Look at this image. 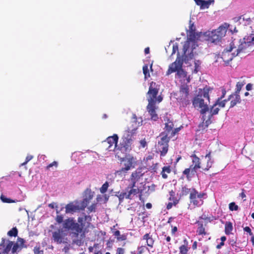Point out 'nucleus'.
Returning <instances> with one entry per match:
<instances>
[{"mask_svg":"<svg viewBox=\"0 0 254 254\" xmlns=\"http://www.w3.org/2000/svg\"><path fill=\"white\" fill-rule=\"evenodd\" d=\"M252 86H253V85L251 83H248L247 85H246V89L247 91H250L252 89Z\"/></svg>","mask_w":254,"mask_h":254,"instance_id":"nucleus-63","label":"nucleus"},{"mask_svg":"<svg viewBox=\"0 0 254 254\" xmlns=\"http://www.w3.org/2000/svg\"><path fill=\"white\" fill-rule=\"evenodd\" d=\"M95 204H92L90 207H88L89 211L90 212H92L93 211H95Z\"/></svg>","mask_w":254,"mask_h":254,"instance_id":"nucleus-61","label":"nucleus"},{"mask_svg":"<svg viewBox=\"0 0 254 254\" xmlns=\"http://www.w3.org/2000/svg\"><path fill=\"white\" fill-rule=\"evenodd\" d=\"M84 193L85 198L81 201V203L83 205H85V208L90 201L93 198L94 192H92L90 189H86Z\"/></svg>","mask_w":254,"mask_h":254,"instance_id":"nucleus-24","label":"nucleus"},{"mask_svg":"<svg viewBox=\"0 0 254 254\" xmlns=\"http://www.w3.org/2000/svg\"><path fill=\"white\" fill-rule=\"evenodd\" d=\"M205 195H206L205 193L198 192L195 189L191 188V191L189 196L190 203L195 206L201 205L203 202L202 198Z\"/></svg>","mask_w":254,"mask_h":254,"instance_id":"nucleus-13","label":"nucleus"},{"mask_svg":"<svg viewBox=\"0 0 254 254\" xmlns=\"http://www.w3.org/2000/svg\"><path fill=\"white\" fill-rule=\"evenodd\" d=\"M126 239H127V237H126V235H121V236L120 235L119 237H117V239H118V240H119V241H121V240H122V241H123V240H126Z\"/></svg>","mask_w":254,"mask_h":254,"instance_id":"nucleus-60","label":"nucleus"},{"mask_svg":"<svg viewBox=\"0 0 254 254\" xmlns=\"http://www.w3.org/2000/svg\"><path fill=\"white\" fill-rule=\"evenodd\" d=\"M87 216L86 215H84V217H78V224L80 226V227H81V232H82V230L84 228V227H85V221H86L87 220Z\"/></svg>","mask_w":254,"mask_h":254,"instance_id":"nucleus-36","label":"nucleus"},{"mask_svg":"<svg viewBox=\"0 0 254 254\" xmlns=\"http://www.w3.org/2000/svg\"><path fill=\"white\" fill-rule=\"evenodd\" d=\"M196 224L198 225V228L196 230V233L198 235L205 236L206 235L205 229L202 222L197 221Z\"/></svg>","mask_w":254,"mask_h":254,"instance_id":"nucleus-29","label":"nucleus"},{"mask_svg":"<svg viewBox=\"0 0 254 254\" xmlns=\"http://www.w3.org/2000/svg\"><path fill=\"white\" fill-rule=\"evenodd\" d=\"M122 140L120 144V146L119 150H123L125 152H128L131 150L133 140H128L126 139H122Z\"/></svg>","mask_w":254,"mask_h":254,"instance_id":"nucleus-20","label":"nucleus"},{"mask_svg":"<svg viewBox=\"0 0 254 254\" xmlns=\"http://www.w3.org/2000/svg\"><path fill=\"white\" fill-rule=\"evenodd\" d=\"M160 140H158L157 148L160 152L161 156H164L167 153L169 147V142L170 140L169 136L164 133H161L159 135Z\"/></svg>","mask_w":254,"mask_h":254,"instance_id":"nucleus-10","label":"nucleus"},{"mask_svg":"<svg viewBox=\"0 0 254 254\" xmlns=\"http://www.w3.org/2000/svg\"><path fill=\"white\" fill-rule=\"evenodd\" d=\"M34 254H43V251L40 250L39 247H35L34 248Z\"/></svg>","mask_w":254,"mask_h":254,"instance_id":"nucleus-53","label":"nucleus"},{"mask_svg":"<svg viewBox=\"0 0 254 254\" xmlns=\"http://www.w3.org/2000/svg\"><path fill=\"white\" fill-rule=\"evenodd\" d=\"M143 239L146 240L147 245L148 247H153L154 241L149 234H145L143 237Z\"/></svg>","mask_w":254,"mask_h":254,"instance_id":"nucleus-32","label":"nucleus"},{"mask_svg":"<svg viewBox=\"0 0 254 254\" xmlns=\"http://www.w3.org/2000/svg\"><path fill=\"white\" fill-rule=\"evenodd\" d=\"M0 199L4 203H10L16 202V200H13L10 198H7L6 196H5L3 194L1 195Z\"/></svg>","mask_w":254,"mask_h":254,"instance_id":"nucleus-40","label":"nucleus"},{"mask_svg":"<svg viewBox=\"0 0 254 254\" xmlns=\"http://www.w3.org/2000/svg\"><path fill=\"white\" fill-rule=\"evenodd\" d=\"M242 192L240 193L239 195L241 196L243 199H244V201L246 200L245 198L246 197V195L245 194V190L244 189H242Z\"/></svg>","mask_w":254,"mask_h":254,"instance_id":"nucleus-57","label":"nucleus"},{"mask_svg":"<svg viewBox=\"0 0 254 254\" xmlns=\"http://www.w3.org/2000/svg\"><path fill=\"white\" fill-rule=\"evenodd\" d=\"M220 109L218 107H217V105H215V103L212 106L210 110V117L209 118L210 119L213 116L217 115Z\"/></svg>","mask_w":254,"mask_h":254,"instance_id":"nucleus-37","label":"nucleus"},{"mask_svg":"<svg viewBox=\"0 0 254 254\" xmlns=\"http://www.w3.org/2000/svg\"><path fill=\"white\" fill-rule=\"evenodd\" d=\"M238 21H239L240 23H243L245 25H250L252 21L251 17L246 14L239 16Z\"/></svg>","mask_w":254,"mask_h":254,"instance_id":"nucleus-28","label":"nucleus"},{"mask_svg":"<svg viewBox=\"0 0 254 254\" xmlns=\"http://www.w3.org/2000/svg\"><path fill=\"white\" fill-rule=\"evenodd\" d=\"M209 92L208 88H204L203 91L199 92V94L194 97L192 101L193 107L197 109H200V113L202 115H204L206 112L209 111L207 104L205 103L204 101V98L209 100Z\"/></svg>","mask_w":254,"mask_h":254,"instance_id":"nucleus-2","label":"nucleus"},{"mask_svg":"<svg viewBox=\"0 0 254 254\" xmlns=\"http://www.w3.org/2000/svg\"><path fill=\"white\" fill-rule=\"evenodd\" d=\"M120 161L123 167L120 170L116 171V174L122 175V174H126L127 171L133 167V163L134 162V158L132 156L127 155L125 157L121 158Z\"/></svg>","mask_w":254,"mask_h":254,"instance_id":"nucleus-11","label":"nucleus"},{"mask_svg":"<svg viewBox=\"0 0 254 254\" xmlns=\"http://www.w3.org/2000/svg\"><path fill=\"white\" fill-rule=\"evenodd\" d=\"M109 187V183L108 182H106L101 187V188L100 189V191L101 193H105L108 190V188Z\"/></svg>","mask_w":254,"mask_h":254,"instance_id":"nucleus-46","label":"nucleus"},{"mask_svg":"<svg viewBox=\"0 0 254 254\" xmlns=\"http://www.w3.org/2000/svg\"><path fill=\"white\" fill-rule=\"evenodd\" d=\"M181 130V127H177L174 128L171 132V134L169 135L170 138L173 137L176 134L178 133V132Z\"/></svg>","mask_w":254,"mask_h":254,"instance_id":"nucleus-52","label":"nucleus"},{"mask_svg":"<svg viewBox=\"0 0 254 254\" xmlns=\"http://www.w3.org/2000/svg\"><path fill=\"white\" fill-rule=\"evenodd\" d=\"M191 189H189L186 187H184L182 188V193L183 194L187 195L190 193H191Z\"/></svg>","mask_w":254,"mask_h":254,"instance_id":"nucleus-50","label":"nucleus"},{"mask_svg":"<svg viewBox=\"0 0 254 254\" xmlns=\"http://www.w3.org/2000/svg\"><path fill=\"white\" fill-rule=\"evenodd\" d=\"M201 62L199 60L194 61V69L193 70L194 73H197L200 69Z\"/></svg>","mask_w":254,"mask_h":254,"instance_id":"nucleus-45","label":"nucleus"},{"mask_svg":"<svg viewBox=\"0 0 254 254\" xmlns=\"http://www.w3.org/2000/svg\"><path fill=\"white\" fill-rule=\"evenodd\" d=\"M139 143L140 144V146L142 147V148H144L145 147H146L147 146V142L146 141L145 138L141 139L139 141Z\"/></svg>","mask_w":254,"mask_h":254,"instance_id":"nucleus-54","label":"nucleus"},{"mask_svg":"<svg viewBox=\"0 0 254 254\" xmlns=\"http://www.w3.org/2000/svg\"><path fill=\"white\" fill-rule=\"evenodd\" d=\"M164 120L165 121V127L164 128V131L161 133H164L167 136H169L171 134V132L174 128L173 122L168 117L165 118Z\"/></svg>","mask_w":254,"mask_h":254,"instance_id":"nucleus-21","label":"nucleus"},{"mask_svg":"<svg viewBox=\"0 0 254 254\" xmlns=\"http://www.w3.org/2000/svg\"><path fill=\"white\" fill-rule=\"evenodd\" d=\"M144 246L138 247V252L137 253V254H142L144 252Z\"/></svg>","mask_w":254,"mask_h":254,"instance_id":"nucleus-58","label":"nucleus"},{"mask_svg":"<svg viewBox=\"0 0 254 254\" xmlns=\"http://www.w3.org/2000/svg\"><path fill=\"white\" fill-rule=\"evenodd\" d=\"M199 37V34L195 32V26L193 23H191V21H190L187 39L197 40Z\"/></svg>","mask_w":254,"mask_h":254,"instance_id":"nucleus-22","label":"nucleus"},{"mask_svg":"<svg viewBox=\"0 0 254 254\" xmlns=\"http://www.w3.org/2000/svg\"><path fill=\"white\" fill-rule=\"evenodd\" d=\"M192 158V165H190L188 168H186L183 172V174L186 176L188 181H190L192 176H194L196 173L197 169L202 168V164H201L199 158H198L195 154V151L190 156Z\"/></svg>","mask_w":254,"mask_h":254,"instance_id":"nucleus-7","label":"nucleus"},{"mask_svg":"<svg viewBox=\"0 0 254 254\" xmlns=\"http://www.w3.org/2000/svg\"><path fill=\"white\" fill-rule=\"evenodd\" d=\"M194 1L197 5H200L201 9L208 8L209 6V3L206 0H195Z\"/></svg>","mask_w":254,"mask_h":254,"instance_id":"nucleus-34","label":"nucleus"},{"mask_svg":"<svg viewBox=\"0 0 254 254\" xmlns=\"http://www.w3.org/2000/svg\"><path fill=\"white\" fill-rule=\"evenodd\" d=\"M176 76L179 78L183 79L185 80V78L187 80V82L189 83L190 81V77H187V72L185 71L182 67L176 73Z\"/></svg>","mask_w":254,"mask_h":254,"instance_id":"nucleus-30","label":"nucleus"},{"mask_svg":"<svg viewBox=\"0 0 254 254\" xmlns=\"http://www.w3.org/2000/svg\"><path fill=\"white\" fill-rule=\"evenodd\" d=\"M233 230V225L231 222H226L225 224V233L226 235H230Z\"/></svg>","mask_w":254,"mask_h":254,"instance_id":"nucleus-35","label":"nucleus"},{"mask_svg":"<svg viewBox=\"0 0 254 254\" xmlns=\"http://www.w3.org/2000/svg\"><path fill=\"white\" fill-rule=\"evenodd\" d=\"M229 244L235 249L236 252H238V249L239 247L237 246V240L236 239H232L229 240Z\"/></svg>","mask_w":254,"mask_h":254,"instance_id":"nucleus-41","label":"nucleus"},{"mask_svg":"<svg viewBox=\"0 0 254 254\" xmlns=\"http://www.w3.org/2000/svg\"><path fill=\"white\" fill-rule=\"evenodd\" d=\"M171 172V167L170 166H164L162 168L161 175L163 179H167L168 176L167 174H170Z\"/></svg>","mask_w":254,"mask_h":254,"instance_id":"nucleus-33","label":"nucleus"},{"mask_svg":"<svg viewBox=\"0 0 254 254\" xmlns=\"http://www.w3.org/2000/svg\"><path fill=\"white\" fill-rule=\"evenodd\" d=\"M222 99L218 98L216 103L215 105L218 106V107L224 108L225 106L226 103L228 101L227 99L222 100Z\"/></svg>","mask_w":254,"mask_h":254,"instance_id":"nucleus-38","label":"nucleus"},{"mask_svg":"<svg viewBox=\"0 0 254 254\" xmlns=\"http://www.w3.org/2000/svg\"><path fill=\"white\" fill-rule=\"evenodd\" d=\"M117 253L118 254H124V250L123 248H119L117 249Z\"/></svg>","mask_w":254,"mask_h":254,"instance_id":"nucleus-62","label":"nucleus"},{"mask_svg":"<svg viewBox=\"0 0 254 254\" xmlns=\"http://www.w3.org/2000/svg\"><path fill=\"white\" fill-rule=\"evenodd\" d=\"M33 158V156L31 155H28L25 159V163H27L29 161L32 160Z\"/></svg>","mask_w":254,"mask_h":254,"instance_id":"nucleus-59","label":"nucleus"},{"mask_svg":"<svg viewBox=\"0 0 254 254\" xmlns=\"http://www.w3.org/2000/svg\"><path fill=\"white\" fill-rule=\"evenodd\" d=\"M66 234L64 232L63 229H58L52 232V239L57 244L64 243V238Z\"/></svg>","mask_w":254,"mask_h":254,"instance_id":"nucleus-17","label":"nucleus"},{"mask_svg":"<svg viewBox=\"0 0 254 254\" xmlns=\"http://www.w3.org/2000/svg\"><path fill=\"white\" fill-rule=\"evenodd\" d=\"M228 26L227 23H225L220 26L217 29L208 32L207 35V40L210 43L215 44L220 42L222 38L225 36Z\"/></svg>","mask_w":254,"mask_h":254,"instance_id":"nucleus-6","label":"nucleus"},{"mask_svg":"<svg viewBox=\"0 0 254 254\" xmlns=\"http://www.w3.org/2000/svg\"><path fill=\"white\" fill-rule=\"evenodd\" d=\"M120 202H122L125 198L129 199L127 197V192H122L118 195Z\"/></svg>","mask_w":254,"mask_h":254,"instance_id":"nucleus-42","label":"nucleus"},{"mask_svg":"<svg viewBox=\"0 0 254 254\" xmlns=\"http://www.w3.org/2000/svg\"><path fill=\"white\" fill-rule=\"evenodd\" d=\"M205 158L207 159V162L206 164H202V169L203 171H207L211 168L213 164V160L211 158V152H209L205 155Z\"/></svg>","mask_w":254,"mask_h":254,"instance_id":"nucleus-25","label":"nucleus"},{"mask_svg":"<svg viewBox=\"0 0 254 254\" xmlns=\"http://www.w3.org/2000/svg\"><path fill=\"white\" fill-rule=\"evenodd\" d=\"M174 95L177 101L182 103L183 106H186L190 103L188 99L189 88L187 85H182L180 90Z\"/></svg>","mask_w":254,"mask_h":254,"instance_id":"nucleus-9","label":"nucleus"},{"mask_svg":"<svg viewBox=\"0 0 254 254\" xmlns=\"http://www.w3.org/2000/svg\"><path fill=\"white\" fill-rule=\"evenodd\" d=\"M18 248H19V246L17 243H16V244L13 243V245L12 247V253H14L16 252Z\"/></svg>","mask_w":254,"mask_h":254,"instance_id":"nucleus-56","label":"nucleus"},{"mask_svg":"<svg viewBox=\"0 0 254 254\" xmlns=\"http://www.w3.org/2000/svg\"><path fill=\"white\" fill-rule=\"evenodd\" d=\"M6 240L4 238H2L1 242L0 244V247H2L4 248V249L2 251L3 254H7L9 253L10 250H12V247L13 245V242L12 241H8V243L6 246H5Z\"/></svg>","mask_w":254,"mask_h":254,"instance_id":"nucleus-26","label":"nucleus"},{"mask_svg":"<svg viewBox=\"0 0 254 254\" xmlns=\"http://www.w3.org/2000/svg\"><path fill=\"white\" fill-rule=\"evenodd\" d=\"M63 227L66 230L71 232L75 237H77L79 234L81 233V227L74 220L73 218L65 219L63 223Z\"/></svg>","mask_w":254,"mask_h":254,"instance_id":"nucleus-8","label":"nucleus"},{"mask_svg":"<svg viewBox=\"0 0 254 254\" xmlns=\"http://www.w3.org/2000/svg\"><path fill=\"white\" fill-rule=\"evenodd\" d=\"M229 208L231 211H237L239 209V206L236 204L235 202H232L229 203Z\"/></svg>","mask_w":254,"mask_h":254,"instance_id":"nucleus-48","label":"nucleus"},{"mask_svg":"<svg viewBox=\"0 0 254 254\" xmlns=\"http://www.w3.org/2000/svg\"><path fill=\"white\" fill-rule=\"evenodd\" d=\"M228 101H230V108H233L237 104L241 102V99L239 94L237 93H233L230 95L228 98Z\"/></svg>","mask_w":254,"mask_h":254,"instance_id":"nucleus-23","label":"nucleus"},{"mask_svg":"<svg viewBox=\"0 0 254 254\" xmlns=\"http://www.w3.org/2000/svg\"><path fill=\"white\" fill-rule=\"evenodd\" d=\"M66 213H73L77 211L83 210L85 209V205L77 201L71 202L65 206Z\"/></svg>","mask_w":254,"mask_h":254,"instance_id":"nucleus-16","label":"nucleus"},{"mask_svg":"<svg viewBox=\"0 0 254 254\" xmlns=\"http://www.w3.org/2000/svg\"><path fill=\"white\" fill-rule=\"evenodd\" d=\"M18 234V230L16 227L12 228L10 231H9L7 233V235L10 237H16Z\"/></svg>","mask_w":254,"mask_h":254,"instance_id":"nucleus-39","label":"nucleus"},{"mask_svg":"<svg viewBox=\"0 0 254 254\" xmlns=\"http://www.w3.org/2000/svg\"><path fill=\"white\" fill-rule=\"evenodd\" d=\"M234 39H238L240 40V43L237 45L235 51L238 53V55L241 53H248L253 51L254 45V36H249L247 38H244L242 40L239 38L232 37Z\"/></svg>","mask_w":254,"mask_h":254,"instance_id":"nucleus-5","label":"nucleus"},{"mask_svg":"<svg viewBox=\"0 0 254 254\" xmlns=\"http://www.w3.org/2000/svg\"><path fill=\"white\" fill-rule=\"evenodd\" d=\"M142 69H143V73L144 75L145 78H147L150 77V74H149V72L148 65L145 64L144 65H143Z\"/></svg>","mask_w":254,"mask_h":254,"instance_id":"nucleus-43","label":"nucleus"},{"mask_svg":"<svg viewBox=\"0 0 254 254\" xmlns=\"http://www.w3.org/2000/svg\"><path fill=\"white\" fill-rule=\"evenodd\" d=\"M58 166V163L57 161H53L52 163L49 164L48 165H47L46 167V169L47 170H50V168L54 166L56 168H57Z\"/></svg>","mask_w":254,"mask_h":254,"instance_id":"nucleus-49","label":"nucleus"},{"mask_svg":"<svg viewBox=\"0 0 254 254\" xmlns=\"http://www.w3.org/2000/svg\"><path fill=\"white\" fill-rule=\"evenodd\" d=\"M163 100V98L161 96H156V102L157 101L158 103L161 102Z\"/></svg>","mask_w":254,"mask_h":254,"instance_id":"nucleus-64","label":"nucleus"},{"mask_svg":"<svg viewBox=\"0 0 254 254\" xmlns=\"http://www.w3.org/2000/svg\"><path fill=\"white\" fill-rule=\"evenodd\" d=\"M197 41L196 40L187 39V40L185 42L183 49V54L181 58L184 60L186 64L189 63L196 54L194 50L198 46Z\"/></svg>","mask_w":254,"mask_h":254,"instance_id":"nucleus-3","label":"nucleus"},{"mask_svg":"<svg viewBox=\"0 0 254 254\" xmlns=\"http://www.w3.org/2000/svg\"><path fill=\"white\" fill-rule=\"evenodd\" d=\"M119 137L117 134L108 137L105 140L102 142V146L109 151H114L116 149L117 151L119 150L120 146L117 147V143Z\"/></svg>","mask_w":254,"mask_h":254,"instance_id":"nucleus-12","label":"nucleus"},{"mask_svg":"<svg viewBox=\"0 0 254 254\" xmlns=\"http://www.w3.org/2000/svg\"><path fill=\"white\" fill-rule=\"evenodd\" d=\"M184 62V60L181 58L179 53H178L175 61L169 65V68L166 71V75L168 76L173 72H177L183 67Z\"/></svg>","mask_w":254,"mask_h":254,"instance_id":"nucleus-14","label":"nucleus"},{"mask_svg":"<svg viewBox=\"0 0 254 254\" xmlns=\"http://www.w3.org/2000/svg\"><path fill=\"white\" fill-rule=\"evenodd\" d=\"M245 83L244 82H238L236 84V91L234 93H237L239 94L242 87L244 86Z\"/></svg>","mask_w":254,"mask_h":254,"instance_id":"nucleus-44","label":"nucleus"},{"mask_svg":"<svg viewBox=\"0 0 254 254\" xmlns=\"http://www.w3.org/2000/svg\"><path fill=\"white\" fill-rule=\"evenodd\" d=\"M210 118H209L208 120H206L204 122L205 119H203V122L202 123L200 124L198 127V130L199 131H203L205 130L206 128H207L208 125L211 123V122L210 121Z\"/></svg>","mask_w":254,"mask_h":254,"instance_id":"nucleus-31","label":"nucleus"},{"mask_svg":"<svg viewBox=\"0 0 254 254\" xmlns=\"http://www.w3.org/2000/svg\"><path fill=\"white\" fill-rule=\"evenodd\" d=\"M143 175L144 173H142V168H138L135 171L131 173L129 180L130 183L126 188L127 190L129 189V190L127 191V197L130 200L132 199V195H136L138 193H140L139 197L140 199H141L142 190L139 189L136 184L137 182L139 181Z\"/></svg>","mask_w":254,"mask_h":254,"instance_id":"nucleus-1","label":"nucleus"},{"mask_svg":"<svg viewBox=\"0 0 254 254\" xmlns=\"http://www.w3.org/2000/svg\"><path fill=\"white\" fill-rule=\"evenodd\" d=\"M146 109L150 116V119L151 120L154 121L158 120L159 117L156 112L157 107L155 106V104L148 103L146 107Z\"/></svg>","mask_w":254,"mask_h":254,"instance_id":"nucleus-19","label":"nucleus"},{"mask_svg":"<svg viewBox=\"0 0 254 254\" xmlns=\"http://www.w3.org/2000/svg\"><path fill=\"white\" fill-rule=\"evenodd\" d=\"M137 129V127H134L133 124L127 126V129L125 131L122 139H132L133 136L136 134Z\"/></svg>","mask_w":254,"mask_h":254,"instance_id":"nucleus-18","label":"nucleus"},{"mask_svg":"<svg viewBox=\"0 0 254 254\" xmlns=\"http://www.w3.org/2000/svg\"><path fill=\"white\" fill-rule=\"evenodd\" d=\"M190 248L189 247V242L186 238L183 240V244L179 247L180 254H188Z\"/></svg>","mask_w":254,"mask_h":254,"instance_id":"nucleus-27","label":"nucleus"},{"mask_svg":"<svg viewBox=\"0 0 254 254\" xmlns=\"http://www.w3.org/2000/svg\"><path fill=\"white\" fill-rule=\"evenodd\" d=\"M159 92L157 85L154 81L150 83L149 90L147 92V101L148 103L156 104V98Z\"/></svg>","mask_w":254,"mask_h":254,"instance_id":"nucleus-15","label":"nucleus"},{"mask_svg":"<svg viewBox=\"0 0 254 254\" xmlns=\"http://www.w3.org/2000/svg\"><path fill=\"white\" fill-rule=\"evenodd\" d=\"M170 196L169 197V200H173L174 204L175 205L177 204L178 202V200L177 199H175V192L173 190H172L171 191H170Z\"/></svg>","mask_w":254,"mask_h":254,"instance_id":"nucleus-47","label":"nucleus"},{"mask_svg":"<svg viewBox=\"0 0 254 254\" xmlns=\"http://www.w3.org/2000/svg\"><path fill=\"white\" fill-rule=\"evenodd\" d=\"M56 221L59 224H61L64 221V217L62 215H57L56 217Z\"/></svg>","mask_w":254,"mask_h":254,"instance_id":"nucleus-51","label":"nucleus"},{"mask_svg":"<svg viewBox=\"0 0 254 254\" xmlns=\"http://www.w3.org/2000/svg\"><path fill=\"white\" fill-rule=\"evenodd\" d=\"M244 231L248 233L250 236H253V235H254L252 232L251 228L248 226H246V227H244Z\"/></svg>","mask_w":254,"mask_h":254,"instance_id":"nucleus-55","label":"nucleus"},{"mask_svg":"<svg viewBox=\"0 0 254 254\" xmlns=\"http://www.w3.org/2000/svg\"><path fill=\"white\" fill-rule=\"evenodd\" d=\"M238 39H234L230 43L229 47L226 48L222 52L221 59L224 63V65L227 66L232 59L238 56V53L235 51L237 45L240 43Z\"/></svg>","mask_w":254,"mask_h":254,"instance_id":"nucleus-4","label":"nucleus"}]
</instances>
